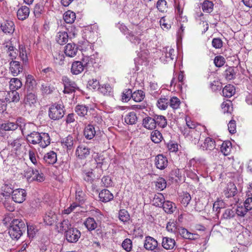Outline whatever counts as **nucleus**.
Listing matches in <instances>:
<instances>
[{
	"instance_id": "29",
	"label": "nucleus",
	"mask_w": 252,
	"mask_h": 252,
	"mask_svg": "<svg viewBox=\"0 0 252 252\" xmlns=\"http://www.w3.org/2000/svg\"><path fill=\"white\" fill-rule=\"evenodd\" d=\"M84 69V65L82 62L80 61H76L72 63L71 71L72 74L78 75L81 73Z\"/></svg>"
},
{
	"instance_id": "60",
	"label": "nucleus",
	"mask_w": 252,
	"mask_h": 252,
	"mask_svg": "<svg viewBox=\"0 0 252 252\" xmlns=\"http://www.w3.org/2000/svg\"><path fill=\"white\" fill-rule=\"evenodd\" d=\"M225 63V59L221 56H218L215 58L214 59V63L215 65L217 67H220L224 65Z\"/></svg>"
},
{
	"instance_id": "4",
	"label": "nucleus",
	"mask_w": 252,
	"mask_h": 252,
	"mask_svg": "<svg viewBox=\"0 0 252 252\" xmlns=\"http://www.w3.org/2000/svg\"><path fill=\"white\" fill-rule=\"evenodd\" d=\"M25 177L29 182H32L34 180L39 182L44 181V177L42 173H39L37 170H34L31 167H27L24 171Z\"/></svg>"
},
{
	"instance_id": "64",
	"label": "nucleus",
	"mask_w": 252,
	"mask_h": 252,
	"mask_svg": "<svg viewBox=\"0 0 252 252\" xmlns=\"http://www.w3.org/2000/svg\"><path fill=\"white\" fill-rule=\"evenodd\" d=\"M94 177V175L92 171L84 172L83 173V178L88 182L92 183L93 181Z\"/></svg>"
},
{
	"instance_id": "34",
	"label": "nucleus",
	"mask_w": 252,
	"mask_h": 252,
	"mask_svg": "<svg viewBox=\"0 0 252 252\" xmlns=\"http://www.w3.org/2000/svg\"><path fill=\"white\" fill-rule=\"evenodd\" d=\"M172 23L169 19L166 16L161 17L159 21L161 28L165 31H167L171 28Z\"/></svg>"
},
{
	"instance_id": "44",
	"label": "nucleus",
	"mask_w": 252,
	"mask_h": 252,
	"mask_svg": "<svg viewBox=\"0 0 252 252\" xmlns=\"http://www.w3.org/2000/svg\"><path fill=\"white\" fill-rule=\"evenodd\" d=\"M88 108L84 105H77L75 108V112L80 117L87 115Z\"/></svg>"
},
{
	"instance_id": "52",
	"label": "nucleus",
	"mask_w": 252,
	"mask_h": 252,
	"mask_svg": "<svg viewBox=\"0 0 252 252\" xmlns=\"http://www.w3.org/2000/svg\"><path fill=\"white\" fill-rule=\"evenodd\" d=\"M122 247L127 252H131L132 248V241L128 238L125 239L122 242Z\"/></svg>"
},
{
	"instance_id": "32",
	"label": "nucleus",
	"mask_w": 252,
	"mask_h": 252,
	"mask_svg": "<svg viewBox=\"0 0 252 252\" xmlns=\"http://www.w3.org/2000/svg\"><path fill=\"white\" fill-rule=\"evenodd\" d=\"M175 245L174 239L169 237L163 238L162 241V246L166 250H172Z\"/></svg>"
},
{
	"instance_id": "30",
	"label": "nucleus",
	"mask_w": 252,
	"mask_h": 252,
	"mask_svg": "<svg viewBox=\"0 0 252 252\" xmlns=\"http://www.w3.org/2000/svg\"><path fill=\"white\" fill-rule=\"evenodd\" d=\"M237 191V189L235 184L232 182H229L224 190V194L227 197H231L235 195Z\"/></svg>"
},
{
	"instance_id": "33",
	"label": "nucleus",
	"mask_w": 252,
	"mask_h": 252,
	"mask_svg": "<svg viewBox=\"0 0 252 252\" xmlns=\"http://www.w3.org/2000/svg\"><path fill=\"white\" fill-rule=\"evenodd\" d=\"M37 97L34 92H27V94L25 99V103L26 105L32 106L36 102Z\"/></svg>"
},
{
	"instance_id": "43",
	"label": "nucleus",
	"mask_w": 252,
	"mask_h": 252,
	"mask_svg": "<svg viewBox=\"0 0 252 252\" xmlns=\"http://www.w3.org/2000/svg\"><path fill=\"white\" fill-rule=\"evenodd\" d=\"M17 127L18 125L16 124L13 122H8L2 124L0 127V129L5 131L14 130Z\"/></svg>"
},
{
	"instance_id": "27",
	"label": "nucleus",
	"mask_w": 252,
	"mask_h": 252,
	"mask_svg": "<svg viewBox=\"0 0 252 252\" xmlns=\"http://www.w3.org/2000/svg\"><path fill=\"white\" fill-rule=\"evenodd\" d=\"M13 186L10 184H4L1 188V192H0V197L3 196L6 198L11 194L13 190Z\"/></svg>"
},
{
	"instance_id": "9",
	"label": "nucleus",
	"mask_w": 252,
	"mask_h": 252,
	"mask_svg": "<svg viewBox=\"0 0 252 252\" xmlns=\"http://www.w3.org/2000/svg\"><path fill=\"white\" fill-rule=\"evenodd\" d=\"M11 196L13 201L16 203H21L26 200L27 192L24 189H17L12 191Z\"/></svg>"
},
{
	"instance_id": "39",
	"label": "nucleus",
	"mask_w": 252,
	"mask_h": 252,
	"mask_svg": "<svg viewBox=\"0 0 252 252\" xmlns=\"http://www.w3.org/2000/svg\"><path fill=\"white\" fill-rule=\"evenodd\" d=\"M137 121L136 114L134 112H131L126 114L125 117V122L129 125H133Z\"/></svg>"
},
{
	"instance_id": "24",
	"label": "nucleus",
	"mask_w": 252,
	"mask_h": 252,
	"mask_svg": "<svg viewBox=\"0 0 252 252\" xmlns=\"http://www.w3.org/2000/svg\"><path fill=\"white\" fill-rule=\"evenodd\" d=\"M30 14V9L27 6H22L17 11V16L18 19L24 20L27 19Z\"/></svg>"
},
{
	"instance_id": "19",
	"label": "nucleus",
	"mask_w": 252,
	"mask_h": 252,
	"mask_svg": "<svg viewBox=\"0 0 252 252\" xmlns=\"http://www.w3.org/2000/svg\"><path fill=\"white\" fill-rule=\"evenodd\" d=\"M144 246L146 250L153 251L158 247V241L150 236L146 237Z\"/></svg>"
},
{
	"instance_id": "49",
	"label": "nucleus",
	"mask_w": 252,
	"mask_h": 252,
	"mask_svg": "<svg viewBox=\"0 0 252 252\" xmlns=\"http://www.w3.org/2000/svg\"><path fill=\"white\" fill-rule=\"evenodd\" d=\"M119 218L122 221L126 222L129 220L130 216L126 210L122 209L120 210L119 212Z\"/></svg>"
},
{
	"instance_id": "8",
	"label": "nucleus",
	"mask_w": 252,
	"mask_h": 252,
	"mask_svg": "<svg viewBox=\"0 0 252 252\" xmlns=\"http://www.w3.org/2000/svg\"><path fill=\"white\" fill-rule=\"evenodd\" d=\"M62 80L64 85L63 93L64 94L72 93L76 90H79V88L76 83L70 80L67 76H63Z\"/></svg>"
},
{
	"instance_id": "16",
	"label": "nucleus",
	"mask_w": 252,
	"mask_h": 252,
	"mask_svg": "<svg viewBox=\"0 0 252 252\" xmlns=\"http://www.w3.org/2000/svg\"><path fill=\"white\" fill-rule=\"evenodd\" d=\"M8 146L11 148L12 151L14 152L16 155H20L21 147V139L17 138L8 141Z\"/></svg>"
},
{
	"instance_id": "5",
	"label": "nucleus",
	"mask_w": 252,
	"mask_h": 252,
	"mask_svg": "<svg viewBox=\"0 0 252 252\" xmlns=\"http://www.w3.org/2000/svg\"><path fill=\"white\" fill-rule=\"evenodd\" d=\"M132 31L128 30L127 34V38L131 43L134 44H139L140 43L141 39L139 37L142 33V30L139 25H135L133 26Z\"/></svg>"
},
{
	"instance_id": "18",
	"label": "nucleus",
	"mask_w": 252,
	"mask_h": 252,
	"mask_svg": "<svg viewBox=\"0 0 252 252\" xmlns=\"http://www.w3.org/2000/svg\"><path fill=\"white\" fill-rule=\"evenodd\" d=\"M4 48L6 49L8 56L12 60L15 59L18 55V50L12 44L11 42H7L4 44Z\"/></svg>"
},
{
	"instance_id": "12",
	"label": "nucleus",
	"mask_w": 252,
	"mask_h": 252,
	"mask_svg": "<svg viewBox=\"0 0 252 252\" xmlns=\"http://www.w3.org/2000/svg\"><path fill=\"white\" fill-rule=\"evenodd\" d=\"M78 47L73 43H68L64 47V53L69 57L75 56L78 52Z\"/></svg>"
},
{
	"instance_id": "31",
	"label": "nucleus",
	"mask_w": 252,
	"mask_h": 252,
	"mask_svg": "<svg viewBox=\"0 0 252 252\" xmlns=\"http://www.w3.org/2000/svg\"><path fill=\"white\" fill-rule=\"evenodd\" d=\"M143 125L147 129H154L156 127L157 122L155 119L148 117L143 119Z\"/></svg>"
},
{
	"instance_id": "42",
	"label": "nucleus",
	"mask_w": 252,
	"mask_h": 252,
	"mask_svg": "<svg viewBox=\"0 0 252 252\" xmlns=\"http://www.w3.org/2000/svg\"><path fill=\"white\" fill-rule=\"evenodd\" d=\"M22 86L21 81L16 78L11 79L9 82L10 89L12 90H17L20 89Z\"/></svg>"
},
{
	"instance_id": "13",
	"label": "nucleus",
	"mask_w": 252,
	"mask_h": 252,
	"mask_svg": "<svg viewBox=\"0 0 252 252\" xmlns=\"http://www.w3.org/2000/svg\"><path fill=\"white\" fill-rule=\"evenodd\" d=\"M43 220L46 225H52L58 220V216L54 212L50 211L46 213Z\"/></svg>"
},
{
	"instance_id": "10",
	"label": "nucleus",
	"mask_w": 252,
	"mask_h": 252,
	"mask_svg": "<svg viewBox=\"0 0 252 252\" xmlns=\"http://www.w3.org/2000/svg\"><path fill=\"white\" fill-rule=\"evenodd\" d=\"M81 236V233L76 228H70L65 233V236L66 240L69 243H76Z\"/></svg>"
},
{
	"instance_id": "62",
	"label": "nucleus",
	"mask_w": 252,
	"mask_h": 252,
	"mask_svg": "<svg viewBox=\"0 0 252 252\" xmlns=\"http://www.w3.org/2000/svg\"><path fill=\"white\" fill-rule=\"evenodd\" d=\"M231 102L230 101L228 102H223L221 104V108L224 113H230L232 108L231 107Z\"/></svg>"
},
{
	"instance_id": "51",
	"label": "nucleus",
	"mask_w": 252,
	"mask_h": 252,
	"mask_svg": "<svg viewBox=\"0 0 252 252\" xmlns=\"http://www.w3.org/2000/svg\"><path fill=\"white\" fill-rule=\"evenodd\" d=\"M98 89L101 94L105 95H110L112 92V88L109 84H105L101 87H98Z\"/></svg>"
},
{
	"instance_id": "26",
	"label": "nucleus",
	"mask_w": 252,
	"mask_h": 252,
	"mask_svg": "<svg viewBox=\"0 0 252 252\" xmlns=\"http://www.w3.org/2000/svg\"><path fill=\"white\" fill-rule=\"evenodd\" d=\"M99 197L101 201L107 202L112 200L114 196L109 190L104 189L99 192Z\"/></svg>"
},
{
	"instance_id": "6",
	"label": "nucleus",
	"mask_w": 252,
	"mask_h": 252,
	"mask_svg": "<svg viewBox=\"0 0 252 252\" xmlns=\"http://www.w3.org/2000/svg\"><path fill=\"white\" fill-rule=\"evenodd\" d=\"M160 52L162 54L159 59L163 63L169 62L176 58V52L171 47L167 46L163 48L162 50H160Z\"/></svg>"
},
{
	"instance_id": "15",
	"label": "nucleus",
	"mask_w": 252,
	"mask_h": 252,
	"mask_svg": "<svg viewBox=\"0 0 252 252\" xmlns=\"http://www.w3.org/2000/svg\"><path fill=\"white\" fill-rule=\"evenodd\" d=\"M38 144L42 148L47 147L51 143V138L49 134L46 132H40Z\"/></svg>"
},
{
	"instance_id": "21",
	"label": "nucleus",
	"mask_w": 252,
	"mask_h": 252,
	"mask_svg": "<svg viewBox=\"0 0 252 252\" xmlns=\"http://www.w3.org/2000/svg\"><path fill=\"white\" fill-rule=\"evenodd\" d=\"M2 27L3 32L5 34H12L15 30L14 24L11 20H6L3 23H1Z\"/></svg>"
},
{
	"instance_id": "23",
	"label": "nucleus",
	"mask_w": 252,
	"mask_h": 252,
	"mask_svg": "<svg viewBox=\"0 0 252 252\" xmlns=\"http://www.w3.org/2000/svg\"><path fill=\"white\" fill-rule=\"evenodd\" d=\"M10 70L14 76H17L22 71V67L18 61H12L10 63Z\"/></svg>"
},
{
	"instance_id": "14",
	"label": "nucleus",
	"mask_w": 252,
	"mask_h": 252,
	"mask_svg": "<svg viewBox=\"0 0 252 252\" xmlns=\"http://www.w3.org/2000/svg\"><path fill=\"white\" fill-rule=\"evenodd\" d=\"M189 128L187 127L181 128V131L182 134L186 137L190 135L191 137H193V135L194 134L195 136L194 137V142L195 143L198 142L199 140L200 135V132L197 130H189Z\"/></svg>"
},
{
	"instance_id": "57",
	"label": "nucleus",
	"mask_w": 252,
	"mask_h": 252,
	"mask_svg": "<svg viewBox=\"0 0 252 252\" xmlns=\"http://www.w3.org/2000/svg\"><path fill=\"white\" fill-rule=\"evenodd\" d=\"M132 93L130 89H126L124 91L122 100L123 102H127L131 98H132Z\"/></svg>"
},
{
	"instance_id": "61",
	"label": "nucleus",
	"mask_w": 252,
	"mask_h": 252,
	"mask_svg": "<svg viewBox=\"0 0 252 252\" xmlns=\"http://www.w3.org/2000/svg\"><path fill=\"white\" fill-rule=\"evenodd\" d=\"M180 103V99L176 97H173L170 100V106L174 109L178 108Z\"/></svg>"
},
{
	"instance_id": "58",
	"label": "nucleus",
	"mask_w": 252,
	"mask_h": 252,
	"mask_svg": "<svg viewBox=\"0 0 252 252\" xmlns=\"http://www.w3.org/2000/svg\"><path fill=\"white\" fill-rule=\"evenodd\" d=\"M168 98L165 97H160L158 99V108L162 110H165L168 106Z\"/></svg>"
},
{
	"instance_id": "50",
	"label": "nucleus",
	"mask_w": 252,
	"mask_h": 252,
	"mask_svg": "<svg viewBox=\"0 0 252 252\" xmlns=\"http://www.w3.org/2000/svg\"><path fill=\"white\" fill-rule=\"evenodd\" d=\"M235 215V211L232 209L227 208L224 210L222 218L225 220H230L233 218Z\"/></svg>"
},
{
	"instance_id": "48",
	"label": "nucleus",
	"mask_w": 252,
	"mask_h": 252,
	"mask_svg": "<svg viewBox=\"0 0 252 252\" xmlns=\"http://www.w3.org/2000/svg\"><path fill=\"white\" fill-rule=\"evenodd\" d=\"M202 10L206 13H211L213 10L214 4L209 0H205L202 3Z\"/></svg>"
},
{
	"instance_id": "28",
	"label": "nucleus",
	"mask_w": 252,
	"mask_h": 252,
	"mask_svg": "<svg viewBox=\"0 0 252 252\" xmlns=\"http://www.w3.org/2000/svg\"><path fill=\"white\" fill-rule=\"evenodd\" d=\"M43 159L46 163L53 164L57 160V154L54 151H50L44 155Z\"/></svg>"
},
{
	"instance_id": "17",
	"label": "nucleus",
	"mask_w": 252,
	"mask_h": 252,
	"mask_svg": "<svg viewBox=\"0 0 252 252\" xmlns=\"http://www.w3.org/2000/svg\"><path fill=\"white\" fill-rule=\"evenodd\" d=\"M68 37L67 32L61 31L57 32L55 36V40L58 44L64 45L68 41Z\"/></svg>"
},
{
	"instance_id": "59",
	"label": "nucleus",
	"mask_w": 252,
	"mask_h": 252,
	"mask_svg": "<svg viewBox=\"0 0 252 252\" xmlns=\"http://www.w3.org/2000/svg\"><path fill=\"white\" fill-rule=\"evenodd\" d=\"M248 192L247 195L248 198L246 199L244 203V206L246 208L247 210L249 211L252 209V195Z\"/></svg>"
},
{
	"instance_id": "38",
	"label": "nucleus",
	"mask_w": 252,
	"mask_h": 252,
	"mask_svg": "<svg viewBox=\"0 0 252 252\" xmlns=\"http://www.w3.org/2000/svg\"><path fill=\"white\" fill-rule=\"evenodd\" d=\"M62 146L65 147L67 149L70 150L73 146L74 138L71 135H68L66 137L62 140Z\"/></svg>"
},
{
	"instance_id": "53",
	"label": "nucleus",
	"mask_w": 252,
	"mask_h": 252,
	"mask_svg": "<svg viewBox=\"0 0 252 252\" xmlns=\"http://www.w3.org/2000/svg\"><path fill=\"white\" fill-rule=\"evenodd\" d=\"M7 94L6 96L10 99V101L18 102L20 99L19 94L15 90L7 93Z\"/></svg>"
},
{
	"instance_id": "20",
	"label": "nucleus",
	"mask_w": 252,
	"mask_h": 252,
	"mask_svg": "<svg viewBox=\"0 0 252 252\" xmlns=\"http://www.w3.org/2000/svg\"><path fill=\"white\" fill-rule=\"evenodd\" d=\"M36 86V81L31 75H28L26 77L25 88L27 92H34Z\"/></svg>"
},
{
	"instance_id": "22",
	"label": "nucleus",
	"mask_w": 252,
	"mask_h": 252,
	"mask_svg": "<svg viewBox=\"0 0 252 252\" xmlns=\"http://www.w3.org/2000/svg\"><path fill=\"white\" fill-rule=\"evenodd\" d=\"M96 131L93 125L89 124L86 126L84 130V135L87 139L91 140L95 136Z\"/></svg>"
},
{
	"instance_id": "11",
	"label": "nucleus",
	"mask_w": 252,
	"mask_h": 252,
	"mask_svg": "<svg viewBox=\"0 0 252 252\" xmlns=\"http://www.w3.org/2000/svg\"><path fill=\"white\" fill-rule=\"evenodd\" d=\"M90 154V149L84 145H80L76 149L75 154L80 159L86 158Z\"/></svg>"
},
{
	"instance_id": "36",
	"label": "nucleus",
	"mask_w": 252,
	"mask_h": 252,
	"mask_svg": "<svg viewBox=\"0 0 252 252\" xmlns=\"http://www.w3.org/2000/svg\"><path fill=\"white\" fill-rule=\"evenodd\" d=\"M235 93L234 87L232 85H228L223 89L222 93L223 96L226 97H230Z\"/></svg>"
},
{
	"instance_id": "63",
	"label": "nucleus",
	"mask_w": 252,
	"mask_h": 252,
	"mask_svg": "<svg viewBox=\"0 0 252 252\" xmlns=\"http://www.w3.org/2000/svg\"><path fill=\"white\" fill-rule=\"evenodd\" d=\"M224 75L227 80L234 79L235 77L234 68L232 67L228 68L225 71Z\"/></svg>"
},
{
	"instance_id": "55",
	"label": "nucleus",
	"mask_w": 252,
	"mask_h": 252,
	"mask_svg": "<svg viewBox=\"0 0 252 252\" xmlns=\"http://www.w3.org/2000/svg\"><path fill=\"white\" fill-rule=\"evenodd\" d=\"M59 227L60 228V230L64 231L65 233L68 230L70 229V228H72L68 220H63L61 223H60Z\"/></svg>"
},
{
	"instance_id": "1",
	"label": "nucleus",
	"mask_w": 252,
	"mask_h": 252,
	"mask_svg": "<svg viewBox=\"0 0 252 252\" xmlns=\"http://www.w3.org/2000/svg\"><path fill=\"white\" fill-rule=\"evenodd\" d=\"M26 229V224L23 220L15 219L10 223L8 233L12 239L18 240L23 235Z\"/></svg>"
},
{
	"instance_id": "2",
	"label": "nucleus",
	"mask_w": 252,
	"mask_h": 252,
	"mask_svg": "<svg viewBox=\"0 0 252 252\" xmlns=\"http://www.w3.org/2000/svg\"><path fill=\"white\" fill-rule=\"evenodd\" d=\"M64 106L62 104L54 103L52 104L48 110L49 118L54 120L62 119L64 115Z\"/></svg>"
},
{
	"instance_id": "46",
	"label": "nucleus",
	"mask_w": 252,
	"mask_h": 252,
	"mask_svg": "<svg viewBox=\"0 0 252 252\" xmlns=\"http://www.w3.org/2000/svg\"><path fill=\"white\" fill-rule=\"evenodd\" d=\"M18 51L19 53V57L21 58V60L23 63L27 62L28 61V57L25 47L23 45H20L19 46V50Z\"/></svg>"
},
{
	"instance_id": "7",
	"label": "nucleus",
	"mask_w": 252,
	"mask_h": 252,
	"mask_svg": "<svg viewBox=\"0 0 252 252\" xmlns=\"http://www.w3.org/2000/svg\"><path fill=\"white\" fill-rule=\"evenodd\" d=\"M158 207H162L163 211L168 214L173 212L175 207L174 204L169 201H165L164 197L162 193H158Z\"/></svg>"
},
{
	"instance_id": "45",
	"label": "nucleus",
	"mask_w": 252,
	"mask_h": 252,
	"mask_svg": "<svg viewBox=\"0 0 252 252\" xmlns=\"http://www.w3.org/2000/svg\"><path fill=\"white\" fill-rule=\"evenodd\" d=\"M168 165V160L162 154H158V169L162 170L165 169Z\"/></svg>"
},
{
	"instance_id": "41",
	"label": "nucleus",
	"mask_w": 252,
	"mask_h": 252,
	"mask_svg": "<svg viewBox=\"0 0 252 252\" xmlns=\"http://www.w3.org/2000/svg\"><path fill=\"white\" fill-rule=\"evenodd\" d=\"M191 199V196L189 193L187 192H184L180 196V201L181 203L185 207H187L189 204Z\"/></svg>"
},
{
	"instance_id": "35",
	"label": "nucleus",
	"mask_w": 252,
	"mask_h": 252,
	"mask_svg": "<svg viewBox=\"0 0 252 252\" xmlns=\"http://www.w3.org/2000/svg\"><path fill=\"white\" fill-rule=\"evenodd\" d=\"M84 224L89 231L94 230L97 227V223L93 218H87L84 222Z\"/></svg>"
},
{
	"instance_id": "56",
	"label": "nucleus",
	"mask_w": 252,
	"mask_h": 252,
	"mask_svg": "<svg viewBox=\"0 0 252 252\" xmlns=\"http://www.w3.org/2000/svg\"><path fill=\"white\" fill-rule=\"evenodd\" d=\"M180 234L184 238L192 240L194 239V235L189 232L185 228H181L179 230Z\"/></svg>"
},
{
	"instance_id": "25",
	"label": "nucleus",
	"mask_w": 252,
	"mask_h": 252,
	"mask_svg": "<svg viewBox=\"0 0 252 252\" xmlns=\"http://www.w3.org/2000/svg\"><path fill=\"white\" fill-rule=\"evenodd\" d=\"M215 142L214 139L210 137H207L204 140L202 144L201 145V148L203 150L211 151L215 148Z\"/></svg>"
},
{
	"instance_id": "37",
	"label": "nucleus",
	"mask_w": 252,
	"mask_h": 252,
	"mask_svg": "<svg viewBox=\"0 0 252 252\" xmlns=\"http://www.w3.org/2000/svg\"><path fill=\"white\" fill-rule=\"evenodd\" d=\"M232 149V144L230 141H224L221 146L220 151L224 156L229 155Z\"/></svg>"
},
{
	"instance_id": "40",
	"label": "nucleus",
	"mask_w": 252,
	"mask_h": 252,
	"mask_svg": "<svg viewBox=\"0 0 252 252\" xmlns=\"http://www.w3.org/2000/svg\"><path fill=\"white\" fill-rule=\"evenodd\" d=\"M75 18V13L70 10L67 11L63 15V19L66 23L71 24L73 23Z\"/></svg>"
},
{
	"instance_id": "47",
	"label": "nucleus",
	"mask_w": 252,
	"mask_h": 252,
	"mask_svg": "<svg viewBox=\"0 0 252 252\" xmlns=\"http://www.w3.org/2000/svg\"><path fill=\"white\" fill-rule=\"evenodd\" d=\"M132 94V99L136 102H140L145 97V93L142 90H137Z\"/></svg>"
},
{
	"instance_id": "3",
	"label": "nucleus",
	"mask_w": 252,
	"mask_h": 252,
	"mask_svg": "<svg viewBox=\"0 0 252 252\" xmlns=\"http://www.w3.org/2000/svg\"><path fill=\"white\" fill-rule=\"evenodd\" d=\"M33 126H34L32 124L28 123L25 124L21 129L23 134H27L26 136L28 142L33 145H36L39 143V138H40L41 135H39L40 132L34 131L29 133L30 132L29 129Z\"/></svg>"
},
{
	"instance_id": "54",
	"label": "nucleus",
	"mask_w": 252,
	"mask_h": 252,
	"mask_svg": "<svg viewBox=\"0 0 252 252\" xmlns=\"http://www.w3.org/2000/svg\"><path fill=\"white\" fill-rule=\"evenodd\" d=\"M27 233L30 238H33L38 231V229L34 225L27 224Z\"/></svg>"
}]
</instances>
